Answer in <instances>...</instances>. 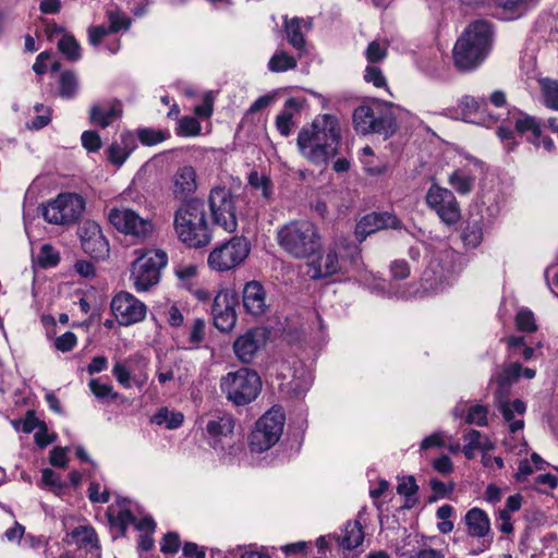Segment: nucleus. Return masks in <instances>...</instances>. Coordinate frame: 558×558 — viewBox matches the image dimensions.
<instances>
[{"instance_id":"obj_1","label":"nucleus","mask_w":558,"mask_h":558,"mask_svg":"<svg viewBox=\"0 0 558 558\" xmlns=\"http://www.w3.org/2000/svg\"><path fill=\"white\" fill-rule=\"evenodd\" d=\"M341 130L339 121L331 114L314 120L310 128H303L298 135V146L310 161L326 163L339 153Z\"/></svg>"},{"instance_id":"obj_2","label":"nucleus","mask_w":558,"mask_h":558,"mask_svg":"<svg viewBox=\"0 0 558 558\" xmlns=\"http://www.w3.org/2000/svg\"><path fill=\"white\" fill-rule=\"evenodd\" d=\"M492 31L485 21L472 23L457 40L453 48L456 66L461 70L475 69L486 57Z\"/></svg>"},{"instance_id":"obj_3","label":"nucleus","mask_w":558,"mask_h":558,"mask_svg":"<svg viewBox=\"0 0 558 558\" xmlns=\"http://www.w3.org/2000/svg\"><path fill=\"white\" fill-rule=\"evenodd\" d=\"M279 245L295 258H307L322 247L318 228L310 220H293L280 228L277 233Z\"/></svg>"},{"instance_id":"obj_4","label":"nucleus","mask_w":558,"mask_h":558,"mask_svg":"<svg viewBox=\"0 0 558 558\" xmlns=\"http://www.w3.org/2000/svg\"><path fill=\"white\" fill-rule=\"evenodd\" d=\"M136 259L131 265L130 280L137 292H146L160 280V270L168 264V255L161 248L135 250Z\"/></svg>"},{"instance_id":"obj_5","label":"nucleus","mask_w":558,"mask_h":558,"mask_svg":"<svg viewBox=\"0 0 558 558\" xmlns=\"http://www.w3.org/2000/svg\"><path fill=\"white\" fill-rule=\"evenodd\" d=\"M359 256V248L345 238L337 239L326 253L307 264V276L312 279L328 277L341 271L347 262L353 263Z\"/></svg>"},{"instance_id":"obj_6","label":"nucleus","mask_w":558,"mask_h":558,"mask_svg":"<svg viewBox=\"0 0 558 558\" xmlns=\"http://www.w3.org/2000/svg\"><path fill=\"white\" fill-rule=\"evenodd\" d=\"M220 389L230 402L241 407L257 398L262 389V381L255 371L242 367L222 376Z\"/></svg>"},{"instance_id":"obj_7","label":"nucleus","mask_w":558,"mask_h":558,"mask_svg":"<svg viewBox=\"0 0 558 558\" xmlns=\"http://www.w3.org/2000/svg\"><path fill=\"white\" fill-rule=\"evenodd\" d=\"M174 230L178 239L191 248L205 247L213 239L206 211H175Z\"/></svg>"},{"instance_id":"obj_8","label":"nucleus","mask_w":558,"mask_h":558,"mask_svg":"<svg viewBox=\"0 0 558 558\" xmlns=\"http://www.w3.org/2000/svg\"><path fill=\"white\" fill-rule=\"evenodd\" d=\"M353 124L359 133H376L385 137L392 135L396 129L390 106L380 101L357 107L353 112Z\"/></svg>"},{"instance_id":"obj_9","label":"nucleus","mask_w":558,"mask_h":558,"mask_svg":"<svg viewBox=\"0 0 558 558\" xmlns=\"http://www.w3.org/2000/svg\"><path fill=\"white\" fill-rule=\"evenodd\" d=\"M284 426V414L279 407L267 411L257 422L250 435V448L254 452H264L280 439Z\"/></svg>"},{"instance_id":"obj_10","label":"nucleus","mask_w":558,"mask_h":558,"mask_svg":"<svg viewBox=\"0 0 558 558\" xmlns=\"http://www.w3.org/2000/svg\"><path fill=\"white\" fill-rule=\"evenodd\" d=\"M250 243L242 236H234L216 246L208 255L207 264L215 271H229L241 265L248 256Z\"/></svg>"},{"instance_id":"obj_11","label":"nucleus","mask_w":558,"mask_h":558,"mask_svg":"<svg viewBox=\"0 0 558 558\" xmlns=\"http://www.w3.org/2000/svg\"><path fill=\"white\" fill-rule=\"evenodd\" d=\"M108 220L117 231L137 242L150 238L155 231L153 216L147 211L145 215L140 211H109Z\"/></svg>"},{"instance_id":"obj_12","label":"nucleus","mask_w":558,"mask_h":558,"mask_svg":"<svg viewBox=\"0 0 558 558\" xmlns=\"http://www.w3.org/2000/svg\"><path fill=\"white\" fill-rule=\"evenodd\" d=\"M111 311L121 325L129 326L143 320L147 307L133 294L120 292L111 301Z\"/></svg>"},{"instance_id":"obj_13","label":"nucleus","mask_w":558,"mask_h":558,"mask_svg":"<svg viewBox=\"0 0 558 558\" xmlns=\"http://www.w3.org/2000/svg\"><path fill=\"white\" fill-rule=\"evenodd\" d=\"M211 314L215 326L225 332L231 331L236 324V313L234 310V298L227 291H219L213 303Z\"/></svg>"},{"instance_id":"obj_14","label":"nucleus","mask_w":558,"mask_h":558,"mask_svg":"<svg viewBox=\"0 0 558 558\" xmlns=\"http://www.w3.org/2000/svg\"><path fill=\"white\" fill-rule=\"evenodd\" d=\"M242 303L245 312L253 317H262L269 311L270 302L264 286L256 280L248 281L242 290Z\"/></svg>"},{"instance_id":"obj_15","label":"nucleus","mask_w":558,"mask_h":558,"mask_svg":"<svg viewBox=\"0 0 558 558\" xmlns=\"http://www.w3.org/2000/svg\"><path fill=\"white\" fill-rule=\"evenodd\" d=\"M267 331L253 328L239 336L233 343L236 357L243 363H250L255 354L266 344Z\"/></svg>"},{"instance_id":"obj_16","label":"nucleus","mask_w":558,"mask_h":558,"mask_svg":"<svg viewBox=\"0 0 558 558\" xmlns=\"http://www.w3.org/2000/svg\"><path fill=\"white\" fill-rule=\"evenodd\" d=\"M399 225V219L391 211H372L357 222L355 235L362 242L376 231L387 228L397 229Z\"/></svg>"},{"instance_id":"obj_17","label":"nucleus","mask_w":558,"mask_h":558,"mask_svg":"<svg viewBox=\"0 0 558 558\" xmlns=\"http://www.w3.org/2000/svg\"><path fill=\"white\" fill-rule=\"evenodd\" d=\"M464 523L466 534L470 537L482 538L484 549L488 548L492 544V526L488 514L478 507L471 508L464 515Z\"/></svg>"},{"instance_id":"obj_18","label":"nucleus","mask_w":558,"mask_h":558,"mask_svg":"<svg viewBox=\"0 0 558 558\" xmlns=\"http://www.w3.org/2000/svg\"><path fill=\"white\" fill-rule=\"evenodd\" d=\"M495 398L496 407L502 414L505 421L509 423L510 432L517 433L521 430L524 426L523 420L513 421V418L514 413H518L520 415L524 414L526 409L524 402L520 399H515L514 401H508L506 399V393L501 392L500 390L496 391Z\"/></svg>"},{"instance_id":"obj_19","label":"nucleus","mask_w":558,"mask_h":558,"mask_svg":"<svg viewBox=\"0 0 558 558\" xmlns=\"http://www.w3.org/2000/svg\"><path fill=\"white\" fill-rule=\"evenodd\" d=\"M486 107L484 99H476L472 96H464L459 102L464 121L489 125L495 120L490 114H486Z\"/></svg>"},{"instance_id":"obj_20","label":"nucleus","mask_w":558,"mask_h":558,"mask_svg":"<svg viewBox=\"0 0 558 558\" xmlns=\"http://www.w3.org/2000/svg\"><path fill=\"white\" fill-rule=\"evenodd\" d=\"M196 170L192 166L178 169L173 175V194L179 199H186L197 190Z\"/></svg>"},{"instance_id":"obj_21","label":"nucleus","mask_w":558,"mask_h":558,"mask_svg":"<svg viewBox=\"0 0 558 558\" xmlns=\"http://www.w3.org/2000/svg\"><path fill=\"white\" fill-rule=\"evenodd\" d=\"M122 113V106L119 100H112L106 108L99 104L90 107L89 119L90 122L101 128L109 126Z\"/></svg>"},{"instance_id":"obj_22","label":"nucleus","mask_w":558,"mask_h":558,"mask_svg":"<svg viewBox=\"0 0 558 558\" xmlns=\"http://www.w3.org/2000/svg\"><path fill=\"white\" fill-rule=\"evenodd\" d=\"M69 543L85 548L87 551H95V558H99L98 538L95 530L89 525H80L68 534Z\"/></svg>"},{"instance_id":"obj_23","label":"nucleus","mask_w":558,"mask_h":558,"mask_svg":"<svg viewBox=\"0 0 558 558\" xmlns=\"http://www.w3.org/2000/svg\"><path fill=\"white\" fill-rule=\"evenodd\" d=\"M426 202L433 209H457L458 207L452 192L437 185L428 190Z\"/></svg>"},{"instance_id":"obj_24","label":"nucleus","mask_w":558,"mask_h":558,"mask_svg":"<svg viewBox=\"0 0 558 558\" xmlns=\"http://www.w3.org/2000/svg\"><path fill=\"white\" fill-rule=\"evenodd\" d=\"M283 25L289 44L292 45L298 50L304 49L305 39L303 34L301 33V27L302 25H304V27L310 29L312 27V20L304 21L300 17L288 19L286 16Z\"/></svg>"},{"instance_id":"obj_25","label":"nucleus","mask_w":558,"mask_h":558,"mask_svg":"<svg viewBox=\"0 0 558 558\" xmlns=\"http://www.w3.org/2000/svg\"><path fill=\"white\" fill-rule=\"evenodd\" d=\"M234 418L228 413H218L213 415L207 424L206 432L211 437H227L233 433Z\"/></svg>"},{"instance_id":"obj_26","label":"nucleus","mask_w":558,"mask_h":558,"mask_svg":"<svg viewBox=\"0 0 558 558\" xmlns=\"http://www.w3.org/2000/svg\"><path fill=\"white\" fill-rule=\"evenodd\" d=\"M133 137L130 134L121 136V143H112L108 149V160L118 167L122 166L132 151Z\"/></svg>"},{"instance_id":"obj_27","label":"nucleus","mask_w":558,"mask_h":558,"mask_svg":"<svg viewBox=\"0 0 558 558\" xmlns=\"http://www.w3.org/2000/svg\"><path fill=\"white\" fill-rule=\"evenodd\" d=\"M85 201L77 193H61L43 206V209H84Z\"/></svg>"},{"instance_id":"obj_28","label":"nucleus","mask_w":558,"mask_h":558,"mask_svg":"<svg viewBox=\"0 0 558 558\" xmlns=\"http://www.w3.org/2000/svg\"><path fill=\"white\" fill-rule=\"evenodd\" d=\"M514 128L515 131L521 134L525 132H531V137L529 138V141L534 146H539V142L537 140L541 137V126L533 117L520 112L514 118Z\"/></svg>"},{"instance_id":"obj_29","label":"nucleus","mask_w":558,"mask_h":558,"mask_svg":"<svg viewBox=\"0 0 558 558\" xmlns=\"http://www.w3.org/2000/svg\"><path fill=\"white\" fill-rule=\"evenodd\" d=\"M449 184L460 194H469L474 185L475 175L466 169L454 170L449 179Z\"/></svg>"},{"instance_id":"obj_30","label":"nucleus","mask_w":558,"mask_h":558,"mask_svg":"<svg viewBox=\"0 0 558 558\" xmlns=\"http://www.w3.org/2000/svg\"><path fill=\"white\" fill-rule=\"evenodd\" d=\"M364 539V532L362 525L357 522H348L343 534L340 536V545L347 549L356 548Z\"/></svg>"},{"instance_id":"obj_31","label":"nucleus","mask_w":558,"mask_h":558,"mask_svg":"<svg viewBox=\"0 0 558 558\" xmlns=\"http://www.w3.org/2000/svg\"><path fill=\"white\" fill-rule=\"evenodd\" d=\"M82 247L95 259H104L109 255V243L104 234L97 235L95 238H86L84 243H82Z\"/></svg>"},{"instance_id":"obj_32","label":"nucleus","mask_w":558,"mask_h":558,"mask_svg":"<svg viewBox=\"0 0 558 558\" xmlns=\"http://www.w3.org/2000/svg\"><path fill=\"white\" fill-rule=\"evenodd\" d=\"M493 2L501 11V17L505 20L519 17L526 10V0H493Z\"/></svg>"},{"instance_id":"obj_33","label":"nucleus","mask_w":558,"mask_h":558,"mask_svg":"<svg viewBox=\"0 0 558 558\" xmlns=\"http://www.w3.org/2000/svg\"><path fill=\"white\" fill-rule=\"evenodd\" d=\"M296 65V59L283 50L276 51L268 61V69L274 73L287 72L295 69Z\"/></svg>"},{"instance_id":"obj_34","label":"nucleus","mask_w":558,"mask_h":558,"mask_svg":"<svg viewBox=\"0 0 558 558\" xmlns=\"http://www.w3.org/2000/svg\"><path fill=\"white\" fill-rule=\"evenodd\" d=\"M208 219L226 232H234L238 229L240 217L236 211H209Z\"/></svg>"},{"instance_id":"obj_35","label":"nucleus","mask_w":558,"mask_h":558,"mask_svg":"<svg viewBox=\"0 0 558 558\" xmlns=\"http://www.w3.org/2000/svg\"><path fill=\"white\" fill-rule=\"evenodd\" d=\"M233 206L230 191L225 186H216L209 194V209H228Z\"/></svg>"},{"instance_id":"obj_36","label":"nucleus","mask_w":558,"mask_h":558,"mask_svg":"<svg viewBox=\"0 0 558 558\" xmlns=\"http://www.w3.org/2000/svg\"><path fill=\"white\" fill-rule=\"evenodd\" d=\"M411 539L400 548H398L397 554L399 558H445L442 551L434 549V548H424L415 550V548H410Z\"/></svg>"},{"instance_id":"obj_37","label":"nucleus","mask_w":558,"mask_h":558,"mask_svg":"<svg viewBox=\"0 0 558 558\" xmlns=\"http://www.w3.org/2000/svg\"><path fill=\"white\" fill-rule=\"evenodd\" d=\"M296 100L290 98L284 104V110L276 117V128L282 136H289L293 126V114L288 108L295 107Z\"/></svg>"},{"instance_id":"obj_38","label":"nucleus","mask_w":558,"mask_h":558,"mask_svg":"<svg viewBox=\"0 0 558 558\" xmlns=\"http://www.w3.org/2000/svg\"><path fill=\"white\" fill-rule=\"evenodd\" d=\"M184 420V415L181 412H173L167 408L160 409L153 417V422L162 425L165 424L167 428L173 429L178 428Z\"/></svg>"},{"instance_id":"obj_39","label":"nucleus","mask_w":558,"mask_h":558,"mask_svg":"<svg viewBox=\"0 0 558 558\" xmlns=\"http://www.w3.org/2000/svg\"><path fill=\"white\" fill-rule=\"evenodd\" d=\"M43 219L57 226H70L80 218L77 211H40Z\"/></svg>"},{"instance_id":"obj_40","label":"nucleus","mask_w":558,"mask_h":558,"mask_svg":"<svg viewBox=\"0 0 558 558\" xmlns=\"http://www.w3.org/2000/svg\"><path fill=\"white\" fill-rule=\"evenodd\" d=\"M58 49L70 61H77L82 57L81 46L72 35H64L58 41Z\"/></svg>"},{"instance_id":"obj_41","label":"nucleus","mask_w":558,"mask_h":558,"mask_svg":"<svg viewBox=\"0 0 558 558\" xmlns=\"http://www.w3.org/2000/svg\"><path fill=\"white\" fill-rule=\"evenodd\" d=\"M78 88V82L75 73L71 71L62 72L59 81V93L64 98H72Z\"/></svg>"},{"instance_id":"obj_42","label":"nucleus","mask_w":558,"mask_h":558,"mask_svg":"<svg viewBox=\"0 0 558 558\" xmlns=\"http://www.w3.org/2000/svg\"><path fill=\"white\" fill-rule=\"evenodd\" d=\"M522 366L519 363H511L504 371L496 376L498 389L504 392V389L511 385L521 376Z\"/></svg>"},{"instance_id":"obj_43","label":"nucleus","mask_w":558,"mask_h":558,"mask_svg":"<svg viewBox=\"0 0 558 558\" xmlns=\"http://www.w3.org/2000/svg\"><path fill=\"white\" fill-rule=\"evenodd\" d=\"M541 85L545 105L558 111V82L546 78L541 82Z\"/></svg>"},{"instance_id":"obj_44","label":"nucleus","mask_w":558,"mask_h":558,"mask_svg":"<svg viewBox=\"0 0 558 558\" xmlns=\"http://www.w3.org/2000/svg\"><path fill=\"white\" fill-rule=\"evenodd\" d=\"M417 490L418 486L416 485L413 476L403 477L397 486V493L407 497V508L412 507V505L415 502L414 496L416 495Z\"/></svg>"},{"instance_id":"obj_45","label":"nucleus","mask_w":558,"mask_h":558,"mask_svg":"<svg viewBox=\"0 0 558 558\" xmlns=\"http://www.w3.org/2000/svg\"><path fill=\"white\" fill-rule=\"evenodd\" d=\"M488 409L485 405L476 404L470 408L465 422L477 426H486L488 424Z\"/></svg>"},{"instance_id":"obj_46","label":"nucleus","mask_w":558,"mask_h":558,"mask_svg":"<svg viewBox=\"0 0 558 558\" xmlns=\"http://www.w3.org/2000/svg\"><path fill=\"white\" fill-rule=\"evenodd\" d=\"M250 185L262 192L264 197H269L271 191V183L267 175L259 174L257 171H252L248 175Z\"/></svg>"},{"instance_id":"obj_47","label":"nucleus","mask_w":558,"mask_h":558,"mask_svg":"<svg viewBox=\"0 0 558 558\" xmlns=\"http://www.w3.org/2000/svg\"><path fill=\"white\" fill-rule=\"evenodd\" d=\"M88 386L93 395L98 399H117L119 396L117 392L113 391L111 385L101 383L98 378L90 379Z\"/></svg>"},{"instance_id":"obj_48","label":"nucleus","mask_w":558,"mask_h":558,"mask_svg":"<svg viewBox=\"0 0 558 558\" xmlns=\"http://www.w3.org/2000/svg\"><path fill=\"white\" fill-rule=\"evenodd\" d=\"M365 56L368 62L376 63L384 60L387 56V45L374 40L368 44Z\"/></svg>"},{"instance_id":"obj_49","label":"nucleus","mask_w":558,"mask_h":558,"mask_svg":"<svg viewBox=\"0 0 558 558\" xmlns=\"http://www.w3.org/2000/svg\"><path fill=\"white\" fill-rule=\"evenodd\" d=\"M517 328L524 332H533L536 330L534 315L531 311L521 310L515 316Z\"/></svg>"},{"instance_id":"obj_50","label":"nucleus","mask_w":558,"mask_h":558,"mask_svg":"<svg viewBox=\"0 0 558 558\" xmlns=\"http://www.w3.org/2000/svg\"><path fill=\"white\" fill-rule=\"evenodd\" d=\"M37 262L41 267H51L58 264L59 254L49 244H45L40 247L37 255Z\"/></svg>"},{"instance_id":"obj_51","label":"nucleus","mask_w":558,"mask_h":558,"mask_svg":"<svg viewBox=\"0 0 558 558\" xmlns=\"http://www.w3.org/2000/svg\"><path fill=\"white\" fill-rule=\"evenodd\" d=\"M201 132L199 122L193 117H183L179 121L178 133L182 136H195Z\"/></svg>"},{"instance_id":"obj_52","label":"nucleus","mask_w":558,"mask_h":558,"mask_svg":"<svg viewBox=\"0 0 558 558\" xmlns=\"http://www.w3.org/2000/svg\"><path fill=\"white\" fill-rule=\"evenodd\" d=\"M205 336V322L202 318H196L190 330L189 342L190 349L197 348L199 343L203 341Z\"/></svg>"},{"instance_id":"obj_53","label":"nucleus","mask_w":558,"mask_h":558,"mask_svg":"<svg viewBox=\"0 0 558 558\" xmlns=\"http://www.w3.org/2000/svg\"><path fill=\"white\" fill-rule=\"evenodd\" d=\"M364 80L367 83H372L375 87H386L387 81L379 68L375 65H368L365 69Z\"/></svg>"},{"instance_id":"obj_54","label":"nucleus","mask_w":558,"mask_h":558,"mask_svg":"<svg viewBox=\"0 0 558 558\" xmlns=\"http://www.w3.org/2000/svg\"><path fill=\"white\" fill-rule=\"evenodd\" d=\"M138 138L144 145L151 146L163 142L166 136L161 131L142 129L138 131Z\"/></svg>"},{"instance_id":"obj_55","label":"nucleus","mask_w":558,"mask_h":558,"mask_svg":"<svg viewBox=\"0 0 558 558\" xmlns=\"http://www.w3.org/2000/svg\"><path fill=\"white\" fill-rule=\"evenodd\" d=\"M81 140L83 147L92 153L98 151L102 144L100 135L96 131L83 132Z\"/></svg>"},{"instance_id":"obj_56","label":"nucleus","mask_w":558,"mask_h":558,"mask_svg":"<svg viewBox=\"0 0 558 558\" xmlns=\"http://www.w3.org/2000/svg\"><path fill=\"white\" fill-rule=\"evenodd\" d=\"M108 19L110 26L108 27L111 33H117L120 29H126L130 25L129 20L119 11L108 12Z\"/></svg>"},{"instance_id":"obj_57","label":"nucleus","mask_w":558,"mask_h":558,"mask_svg":"<svg viewBox=\"0 0 558 558\" xmlns=\"http://www.w3.org/2000/svg\"><path fill=\"white\" fill-rule=\"evenodd\" d=\"M180 546L179 535L177 533L170 532L165 535L161 544L160 550L163 554H175Z\"/></svg>"},{"instance_id":"obj_58","label":"nucleus","mask_w":558,"mask_h":558,"mask_svg":"<svg viewBox=\"0 0 558 558\" xmlns=\"http://www.w3.org/2000/svg\"><path fill=\"white\" fill-rule=\"evenodd\" d=\"M100 234H102L100 227L95 221L87 220L78 228V235L82 243H84L86 238H95Z\"/></svg>"},{"instance_id":"obj_59","label":"nucleus","mask_w":558,"mask_h":558,"mask_svg":"<svg viewBox=\"0 0 558 558\" xmlns=\"http://www.w3.org/2000/svg\"><path fill=\"white\" fill-rule=\"evenodd\" d=\"M75 344H76V336L71 331H68V332L59 336L54 340L56 348L62 352L71 351Z\"/></svg>"},{"instance_id":"obj_60","label":"nucleus","mask_w":558,"mask_h":558,"mask_svg":"<svg viewBox=\"0 0 558 558\" xmlns=\"http://www.w3.org/2000/svg\"><path fill=\"white\" fill-rule=\"evenodd\" d=\"M463 242L466 246L476 247L482 241V232L477 225L468 228L463 232Z\"/></svg>"},{"instance_id":"obj_61","label":"nucleus","mask_w":558,"mask_h":558,"mask_svg":"<svg viewBox=\"0 0 558 558\" xmlns=\"http://www.w3.org/2000/svg\"><path fill=\"white\" fill-rule=\"evenodd\" d=\"M112 374L118 380V383L122 385L124 388L131 387V375L124 364L120 362L116 363L112 368Z\"/></svg>"},{"instance_id":"obj_62","label":"nucleus","mask_w":558,"mask_h":558,"mask_svg":"<svg viewBox=\"0 0 558 558\" xmlns=\"http://www.w3.org/2000/svg\"><path fill=\"white\" fill-rule=\"evenodd\" d=\"M497 135L504 142L506 150L512 151L517 147L518 142L514 140L513 132L509 128L499 126L497 129Z\"/></svg>"},{"instance_id":"obj_63","label":"nucleus","mask_w":558,"mask_h":558,"mask_svg":"<svg viewBox=\"0 0 558 558\" xmlns=\"http://www.w3.org/2000/svg\"><path fill=\"white\" fill-rule=\"evenodd\" d=\"M214 96L211 92H208L204 96L202 105L195 107L194 112L201 118H209L213 113Z\"/></svg>"},{"instance_id":"obj_64","label":"nucleus","mask_w":558,"mask_h":558,"mask_svg":"<svg viewBox=\"0 0 558 558\" xmlns=\"http://www.w3.org/2000/svg\"><path fill=\"white\" fill-rule=\"evenodd\" d=\"M41 481L46 486L50 487L52 490H60L64 487V484L60 482L57 474L50 469H45L43 471Z\"/></svg>"}]
</instances>
